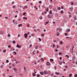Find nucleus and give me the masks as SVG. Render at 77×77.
Masks as SVG:
<instances>
[{"mask_svg": "<svg viewBox=\"0 0 77 77\" xmlns=\"http://www.w3.org/2000/svg\"><path fill=\"white\" fill-rule=\"evenodd\" d=\"M61 30H62V29L59 28H57V29H56V31L57 32H60V31H61Z\"/></svg>", "mask_w": 77, "mask_h": 77, "instance_id": "f257e3e1", "label": "nucleus"}, {"mask_svg": "<svg viewBox=\"0 0 77 77\" xmlns=\"http://www.w3.org/2000/svg\"><path fill=\"white\" fill-rule=\"evenodd\" d=\"M66 31L67 33H69L70 32V29H67L66 30Z\"/></svg>", "mask_w": 77, "mask_h": 77, "instance_id": "f03ea898", "label": "nucleus"}, {"mask_svg": "<svg viewBox=\"0 0 77 77\" xmlns=\"http://www.w3.org/2000/svg\"><path fill=\"white\" fill-rule=\"evenodd\" d=\"M24 36L25 38H26L27 37V33H25L24 34Z\"/></svg>", "mask_w": 77, "mask_h": 77, "instance_id": "7ed1b4c3", "label": "nucleus"}, {"mask_svg": "<svg viewBox=\"0 0 77 77\" xmlns=\"http://www.w3.org/2000/svg\"><path fill=\"white\" fill-rule=\"evenodd\" d=\"M44 74H48V72L47 71L45 70L44 71Z\"/></svg>", "mask_w": 77, "mask_h": 77, "instance_id": "20e7f679", "label": "nucleus"}, {"mask_svg": "<svg viewBox=\"0 0 77 77\" xmlns=\"http://www.w3.org/2000/svg\"><path fill=\"white\" fill-rule=\"evenodd\" d=\"M46 65H47V66H49V65H50V63L49 62H47L46 63Z\"/></svg>", "mask_w": 77, "mask_h": 77, "instance_id": "39448f33", "label": "nucleus"}, {"mask_svg": "<svg viewBox=\"0 0 77 77\" xmlns=\"http://www.w3.org/2000/svg\"><path fill=\"white\" fill-rule=\"evenodd\" d=\"M35 50L38 49V45H36L35 46Z\"/></svg>", "mask_w": 77, "mask_h": 77, "instance_id": "423d86ee", "label": "nucleus"}, {"mask_svg": "<svg viewBox=\"0 0 77 77\" xmlns=\"http://www.w3.org/2000/svg\"><path fill=\"white\" fill-rule=\"evenodd\" d=\"M13 69L14 71L15 72H16V71H17V69H16V68H14Z\"/></svg>", "mask_w": 77, "mask_h": 77, "instance_id": "0eeeda50", "label": "nucleus"}, {"mask_svg": "<svg viewBox=\"0 0 77 77\" xmlns=\"http://www.w3.org/2000/svg\"><path fill=\"white\" fill-rule=\"evenodd\" d=\"M40 73L41 75H43L44 74V72H40Z\"/></svg>", "mask_w": 77, "mask_h": 77, "instance_id": "6e6552de", "label": "nucleus"}, {"mask_svg": "<svg viewBox=\"0 0 77 77\" xmlns=\"http://www.w3.org/2000/svg\"><path fill=\"white\" fill-rule=\"evenodd\" d=\"M48 17L49 18H51V16L50 14H48Z\"/></svg>", "mask_w": 77, "mask_h": 77, "instance_id": "1a4fd4ad", "label": "nucleus"}, {"mask_svg": "<svg viewBox=\"0 0 77 77\" xmlns=\"http://www.w3.org/2000/svg\"><path fill=\"white\" fill-rule=\"evenodd\" d=\"M17 47V48H20V46H19L18 45V44H17V45L16 46Z\"/></svg>", "mask_w": 77, "mask_h": 77, "instance_id": "9d476101", "label": "nucleus"}, {"mask_svg": "<svg viewBox=\"0 0 77 77\" xmlns=\"http://www.w3.org/2000/svg\"><path fill=\"white\" fill-rule=\"evenodd\" d=\"M0 34H2V35H3V31H0Z\"/></svg>", "mask_w": 77, "mask_h": 77, "instance_id": "9b49d317", "label": "nucleus"}, {"mask_svg": "<svg viewBox=\"0 0 77 77\" xmlns=\"http://www.w3.org/2000/svg\"><path fill=\"white\" fill-rule=\"evenodd\" d=\"M12 42L13 43V44H15V43H16V42H15V41L14 40H13V41H12Z\"/></svg>", "mask_w": 77, "mask_h": 77, "instance_id": "f8f14e48", "label": "nucleus"}, {"mask_svg": "<svg viewBox=\"0 0 77 77\" xmlns=\"http://www.w3.org/2000/svg\"><path fill=\"white\" fill-rule=\"evenodd\" d=\"M27 8V6H25V7H23V9H26V8Z\"/></svg>", "mask_w": 77, "mask_h": 77, "instance_id": "ddd939ff", "label": "nucleus"}, {"mask_svg": "<svg viewBox=\"0 0 77 77\" xmlns=\"http://www.w3.org/2000/svg\"><path fill=\"white\" fill-rule=\"evenodd\" d=\"M14 24L15 25H17V21H15L14 22Z\"/></svg>", "mask_w": 77, "mask_h": 77, "instance_id": "4468645a", "label": "nucleus"}, {"mask_svg": "<svg viewBox=\"0 0 77 77\" xmlns=\"http://www.w3.org/2000/svg\"><path fill=\"white\" fill-rule=\"evenodd\" d=\"M74 5V2H71V5Z\"/></svg>", "mask_w": 77, "mask_h": 77, "instance_id": "2eb2a0df", "label": "nucleus"}, {"mask_svg": "<svg viewBox=\"0 0 77 77\" xmlns=\"http://www.w3.org/2000/svg\"><path fill=\"white\" fill-rule=\"evenodd\" d=\"M39 18L40 20H42V17L41 16L40 17H39Z\"/></svg>", "mask_w": 77, "mask_h": 77, "instance_id": "dca6fc26", "label": "nucleus"}, {"mask_svg": "<svg viewBox=\"0 0 77 77\" xmlns=\"http://www.w3.org/2000/svg\"><path fill=\"white\" fill-rule=\"evenodd\" d=\"M40 60H41V61L42 62V61H44V59L43 58H41L40 59Z\"/></svg>", "mask_w": 77, "mask_h": 77, "instance_id": "f3484780", "label": "nucleus"}, {"mask_svg": "<svg viewBox=\"0 0 77 77\" xmlns=\"http://www.w3.org/2000/svg\"><path fill=\"white\" fill-rule=\"evenodd\" d=\"M55 74H57V75H58L59 74V73L56 72H55Z\"/></svg>", "mask_w": 77, "mask_h": 77, "instance_id": "a211bd4d", "label": "nucleus"}, {"mask_svg": "<svg viewBox=\"0 0 77 77\" xmlns=\"http://www.w3.org/2000/svg\"><path fill=\"white\" fill-rule=\"evenodd\" d=\"M61 54H62V52H60L59 53V55H61Z\"/></svg>", "mask_w": 77, "mask_h": 77, "instance_id": "6ab92c4d", "label": "nucleus"}, {"mask_svg": "<svg viewBox=\"0 0 77 77\" xmlns=\"http://www.w3.org/2000/svg\"><path fill=\"white\" fill-rule=\"evenodd\" d=\"M23 69L25 71H27V70H26V67H24Z\"/></svg>", "mask_w": 77, "mask_h": 77, "instance_id": "aec40b11", "label": "nucleus"}, {"mask_svg": "<svg viewBox=\"0 0 77 77\" xmlns=\"http://www.w3.org/2000/svg\"><path fill=\"white\" fill-rule=\"evenodd\" d=\"M57 36H59V33L58 32H57Z\"/></svg>", "mask_w": 77, "mask_h": 77, "instance_id": "412c9836", "label": "nucleus"}, {"mask_svg": "<svg viewBox=\"0 0 77 77\" xmlns=\"http://www.w3.org/2000/svg\"><path fill=\"white\" fill-rule=\"evenodd\" d=\"M49 14H52V12H51V11L50 10L49 12Z\"/></svg>", "mask_w": 77, "mask_h": 77, "instance_id": "4be33fe9", "label": "nucleus"}, {"mask_svg": "<svg viewBox=\"0 0 77 77\" xmlns=\"http://www.w3.org/2000/svg\"><path fill=\"white\" fill-rule=\"evenodd\" d=\"M72 75V74H69V77H71Z\"/></svg>", "mask_w": 77, "mask_h": 77, "instance_id": "5701e85b", "label": "nucleus"}, {"mask_svg": "<svg viewBox=\"0 0 77 77\" xmlns=\"http://www.w3.org/2000/svg\"><path fill=\"white\" fill-rule=\"evenodd\" d=\"M6 50H4L3 51V52H4V53H6Z\"/></svg>", "mask_w": 77, "mask_h": 77, "instance_id": "b1692460", "label": "nucleus"}, {"mask_svg": "<svg viewBox=\"0 0 77 77\" xmlns=\"http://www.w3.org/2000/svg\"><path fill=\"white\" fill-rule=\"evenodd\" d=\"M60 44H63V43L62 41H61L60 43Z\"/></svg>", "mask_w": 77, "mask_h": 77, "instance_id": "393cba45", "label": "nucleus"}, {"mask_svg": "<svg viewBox=\"0 0 77 77\" xmlns=\"http://www.w3.org/2000/svg\"><path fill=\"white\" fill-rule=\"evenodd\" d=\"M0 67V68H3V65H1Z\"/></svg>", "mask_w": 77, "mask_h": 77, "instance_id": "a878e982", "label": "nucleus"}, {"mask_svg": "<svg viewBox=\"0 0 77 77\" xmlns=\"http://www.w3.org/2000/svg\"><path fill=\"white\" fill-rule=\"evenodd\" d=\"M33 76H36V74H35L34 73H33Z\"/></svg>", "mask_w": 77, "mask_h": 77, "instance_id": "bb28decb", "label": "nucleus"}, {"mask_svg": "<svg viewBox=\"0 0 77 77\" xmlns=\"http://www.w3.org/2000/svg\"><path fill=\"white\" fill-rule=\"evenodd\" d=\"M50 60L51 62H52V61H53V60H53V59H50Z\"/></svg>", "mask_w": 77, "mask_h": 77, "instance_id": "cd10ccee", "label": "nucleus"}, {"mask_svg": "<svg viewBox=\"0 0 77 77\" xmlns=\"http://www.w3.org/2000/svg\"><path fill=\"white\" fill-rule=\"evenodd\" d=\"M8 37H11V35H10V34H8Z\"/></svg>", "mask_w": 77, "mask_h": 77, "instance_id": "c85d7f7f", "label": "nucleus"}, {"mask_svg": "<svg viewBox=\"0 0 77 77\" xmlns=\"http://www.w3.org/2000/svg\"><path fill=\"white\" fill-rule=\"evenodd\" d=\"M34 51H34L32 52V54H33V55H35V52H34Z\"/></svg>", "mask_w": 77, "mask_h": 77, "instance_id": "c756f323", "label": "nucleus"}, {"mask_svg": "<svg viewBox=\"0 0 77 77\" xmlns=\"http://www.w3.org/2000/svg\"><path fill=\"white\" fill-rule=\"evenodd\" d=\"M20 63V61H16V63Z\"/></svg>", "mask_w": 77, "mask_h": 77, "instance_id": "7c9ffc66", "label": "nucleus"}, {"mask_svg": "<svg viewBox=\"0 0 77 77\" xmlns=\"http://www.w3.org/2000/svg\"><path fill=\"white\" fill-rule=\"evenodd\" d=\"M38 39L39 41H42V39L40 38H39Z\"/></svg>", "mask_w": 77, "mask_h": 77, "instance_id": "2f4dec72", "label": "nucleus"}, {"mask_svg": "<svg viewBox=\"0 0 77 77\" xmlns=\"http://www.w3.org/2000/svg\"><path fill=\"white\" fill-rule=\"evenodd\" d=\"M57 9H58V10H60V7H58V8H57Z\"/></svg>", "mask_w": 77, "mask_h": 77, "instance_id": "473e14b6", "label": "nucleus"}, {"mask_svg": "<svg viewBox=\"0 0 77 77\" xmlns=\"http://www.w3.org/2000/svg\"><path fill=\"white\" fill-rule=\"evenodd\" d=\"M66 38L67 39H69V38H70V37H66Z\"/></svg>", "mask_w": 77, "mask_h": 77, "instance_id": "72a5a7b5", "label": "nucleus"}, {"mask_svg": "<svg viewBox=\"0 0 77 77\" xmlns=\"http://www.w3.org/2000/svg\"><path fill=\"white\" fill-rule=\"evenodd\" d=\"M54 69H55L56 70L57 69L56 66H54Z\"/></svg>", "mask_w": 77, "mask_h": 77, "instance_id": "f704fd0d", "label": "nucleus"}, {"mask_svg": "<svg viewBox=\"0 0 77 77\" xmlns=\"http://www.w3.org/2000/svg\"><path fill=\"white\" fill-rule=\"evenodd\" d=\"M32 47V45L31 44L29 45V48H30V47Z\"/></svg>", "mask_w": 77, "mask_h": 77, "instance_id": "c9c22d12", "label": "nucleus"}, {"mask_svg": "<svg viewBox=\"0 0 77 77\" xmlns=\"http://www.w3.org/2000/svg\"><path fill=\"white\" fill-rule=\"evenodd\" d=\"M37 77H40V75H36Z\"/></svg>", "mask_w": 77, "mask_h": 77, "instance_id": "e433bc0d", "label": "nucleus"}, {"mask_svg": "<svg viewBox=\"0 0 77 77\" xmlns=\"http://www.w3.org/2000/svg\"><path fill=\"white\" fill-rule=\"evenodd\" d=\"M6 62L7 63H8L9 62V60H6Z\"/></svg>", "mask_w": 77, "mask_h": 77, "instance_id": "4c0bfd02", "label": "nucleus"}, {"mask_svg": "<svg viewBox=\"0 0 77 77\" xmlns=\"http://www.w3.org/2000/svg\"><path fill=\"white\" fill-rule=\"evenodd\" d=\"M13 9H15V6L14 5L13 6Z\"/></svg>", "mask_w": 77, "mask_h": 77, "instance_id": "58836bf2", "label": "nucleus"}, {"mask_svg": "<svg viewBox=\"0 0 77 77\" xmlns=\"http://www.w3.org/2000/svg\"><path fill=\"white\" fill-rule=\"evenodd\" d=\"M8 48H10V47H11V46L10 45H9V46H8Z\"/></svg>", "mask_w": 77, "mask_h": 77, "instance_id": "ea45409f", "label": "nucleus"}, {"mask_svg": "<svg viewBox=\"0 0 77 77\" xmlns=\"http://www.w3.org/2000/svg\"><path fill=\"white\" fill-rule=\"evenodd\" d=\"M42 3V2H41V1H39V3H40V4H41V3Z\"/></svg>", "mask_w": 77, "mask_h": 77, "instance_id": "a19ab883", "label": "nucleus"}, {"mask_svg": "<svg viewBox=\"0 0 77 77\" xmlns=\"http://www.w3.org/2000/svg\"><path fill=\"white\" fill-rule=\"evenodd\" d=\"M12 42V41L11 40H10L9 41V43H11Z\"/></svg>", "mask_w": 77, "mask_h": 77, "instance_id": "79ce46f5", "label": "nucleus"}, {"mask_svg": "<svg viewBox=\"0 0 77 77\" xmlns=\"http://www.w3.org/2000/svg\"><path fill=\"white\" fill-rule=\"evenodd\" d=\"M48 22H46L45 23V24H48Z\"/></svg>", "mask_w": 77, "mask_h": 77, "instance_id": "37998d69", "label": "nucleus"}, {"mask_svg": "<svg viewBox=\"0 0 77 77\" xmlns=\"http://www.w3.org/2000/svg\"><path fill=\"white\" fill-rule=\"evenodd\" d=\"M60 13H61L62 14H63V11H60Z\"/></svg>", "mask_w": 77, "mask_h": 77, "instance_id": "c03bdc74", "label": "nucleus"}, {"mask_svg": "<svg viewBox=\"0 0 77 77\" xmlns=\"http://www.w3.org/2000/svg\"><path fill=\"white\" fill-rule=\"evenodd\" d=\"M61 8L62 9H63V6L61 7Z\"/></svg>", "mask_w": 77, "mask_h": 77, "instance_id": "a18cd8bd", "label": "nucleus"}, {"mask_svg": "<svg viewBox=\"0 0 77 77\" xmlns=\"http://www.w3.org/2000/svg\"><path fill=\"white\" fill-rule=\"evenodd\" d=\"M14 21H15V20H13L12 21L13 23H15V22H14Z\"/></svg>", "mask_w": 77, "mask_h": 77, "instance_id": "49530a36", "label": "nucleus"}, {"mask_svg": "<svg viewBox=\"0 0 77 77\" xmlns=\"http://www.w3.org/2000/svg\"><path fill=\"white\" fill-rule=\"evenodd\" d=\"M62 62H60L59 63V65H62Z\"/></svg>", "mask_w": 77, "mask_h": 77, "instance_id": "de8ad7c7", "label": "nucleus"}, {"mask_svg": "<svg viewBox=\"0 0 77 77\" xmlns=\"http://www.w3.org/2000/svg\"><path fill=\"white\" fill-rule=\"evenodd\" d=\"M69 18H71V15H69Z\"/></svg>", "mask_w": 77, "mask_h": 77, "instance_id": "09e8293b", "label": "nucleus"}, {"mask_svg": "<svg viewBox=\"0 0 77 77\" xmlns=\"http://www.w3.org/2000/svg\"><path fill=\"white\" fill-rule=\"evenodd\" d=\"M53 47L54 48V47H55V45H53Z\"/></svg>", "mask_w": 77, "mask_h": 77, "instance_id": "8fccbe9b", "label": "nucleus"}, {"mask_svg": "<svg viewBox=\"0 0 77 77\" xmlns=\"http://www.w3.org/2000/svg\"><path fill=\"white\" fill-rule=\"evenodd\" d=\"M74 19L75 20H77V18L76 17H74Z\"/></svg>", "mask_w": 77, "mask_h": 77, "instance_id": "3c124183", "label": "nucleus"}, {"mask_svg": "<svg viewBox=\"0 0 77 77\" xmlns=\"http://www.w3.org/2000/svg\"><path fill=\"white\" fill-rule=\"evenodd\" d=\"M15 53V55H16V52H13V53Z\"/></svg>", "mask_w": 77, "mask_h": 77, "instance_id": "603ef678", "label": "nucleus"}, {"mask_svg": "<svg viewBox=\"0 0 77 77\" xmlns=\"http://www.w3.org/2000/svg\"><path fill=\"white\" fill-rule=\"evenodd\" d=\"M20 35L18 34V37H20Z\"/></svg>", "mask_w": 77, "mask_h": 77, "instance_id": "864d4df0", "label": "nucleus"}, {"mask_svg": "<svg viewBox=\"0 0 77 77\" xmlns=\"http://www.w3.org/2000/svg\"><path fill=\"white\" fill-rule=\"evenodd\" d=\"M27 27H29V24H27Z\"/></svg>", "mask_w": 77, "mask_h": 77, "instance_id": "5fc2aeb1", "label": "nucleus"}, {"mask_svg": "<svg viewBox=\"0 0 77 77\" xmlns=\"http://www.w3.org/2000/svg\"><path fill=\"white\" fill-rule=\"evenodd\" d=\"M18 21H21V19H18Z\"/></svg>", "mask_w": 77, "mask_h": 77, "instance_id": "6e6d98bb", "label": "nucleus"}, {"mask_svg": "<svg viewBox=\"0 0 77 77\" xmlns=\"http://www.w3.org/2000/svg\"><path fill=\"white\" fill-rule=\"evenodd\" d=\"M60 60H62V57H60Z\"/></svg>", "mask_w": 77, "mask_h": 77, "instance_id": "4d7b16f0", "label": "nucleus"}, {"mask_svg": "<svg viewBox=\"0 0 77 77\" xmlns=\"http://www.w3.org/2000/svg\"><path fill=\"white\" fill-rule=\"evenodd\" d=\"M41 35H42V36H44V35L43 34H42Z\"/></svg>", "mask_w": 77, "mask_h": 77, "instance_id": "13d9d810", "label": "nucleus"}, {"mask_svg": "<svg viewBox=\"0 0 77 77\" xmlns=\"http://www.w3.org/2000/svg\"><path fill=\"white\" fill-rule=\"evenodd\" d=\"M14 2H13L11 3V4H12V5H13V4H14Z\"/></svg>", "mask_w": 77, "mask_h": 77, "instance_id": "bf43d9fd", "label": "nucleus"}, {"mask_svg": "<svg viewBox=\"0 0 77 77\" xmlns=\"http://www.w3.org/2000/svg\"><path fill=\"white\" fill-rule=\"evenodd\" d=\"M75 77H77V74L75 75Z\"/></svg>", "mask_w": 77, "mask_h": 77, "instance_id": "052dcab7", "label": "nucleus"}, {"mask_svg": "<svg viewBox=\"0 0 77 77\" xmlns=\"http://www.w3.org/2000/svg\"><path fill=\"white\" fill-rule=\"evenodd\" d=\"M15 18H17V15H16L15 16Z\"/></svg>", "mask_w": 77, "mask_h": 77, "instance_id": "680f3d73", "label": "nucleus"}, {"mask_svg": "<svg viewBox=\"0 0 77 77\" xmlns=\"http://www.w3.org/2000/svg\"><path fill=\"white\" fill-rule=\"evenodd\" d=\"M54 42H56V40H54Z\"/></svg>", "mask_w": 77, "mask_h": 77, "instance_id": "e2e57ef3", "label": "nucleus"}, {"mask_svg": "<svg viewBox=\"0 0 77 77\" xmlns=\"http://www.w3.org/2000/svg\"><path fill=\"white\" fill-rule=\"evenodd\" d=\"M18 27H20V24H18Z\"/></svg>", "mask_w": 77, "mask_h": 77, "instance_id": "0e129e2a", "label": "nucleus"}, {"mask_svg": "<svg viewBox=\"0 0 77 77\" xmlns=\"http://www.w3.org/2000/svg\"><path fill=\"white\" fill-rule=\"evenodd\" d=\"M25 14H26V13L24 12L23 14V15H25Z\"/></svg>", "mask_w": 77, "mask_h": 77, "instance_id": "69168bd1", "label": "nucleus"}, {"mask_svg": "<svg viewBox=\"0 0 77 77\" xmlns=\"http://www.w3.org/2000/svg\"><path fill=\"white\" fill-rule=\"evenodd\" d=\"M72 58L73 59H74V58H75V56H73V57H72Z\"/></svg>", "mask_w": 77, "mask_h": 77, "instance_id": "338daca9", "label": "nucleus"}, {"mask_svg": "<svg viewBox=\"0 0 77 77\" xmlns=\"http://www.w3.org/2000/svg\"><path fill=\"white\" fill-rule=\"evenodd\" d=\"M72 52H73V48L72 49Z\"/></svg>", "mask_w": 77, "mask_h": 77, "instance_id": "774afa93", "label": "nucleus"}]
</instances>
